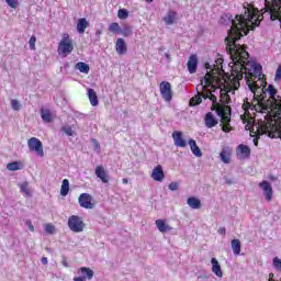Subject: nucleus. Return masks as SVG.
Here are the masks:
<instances>
[{"label": "nucleus", "mask_w": 281, "mask_h": 281, "mask_svg": "<svg viewBox=\"0 0 281 281\" xmlns=\"http://www.w3.org/2000/svg\"><path fill=\"white\" fill-rule=\"evenodd\" d=\"M26 224L29 225V229L31 232H34V225H32V222L31 221H27Z\"/></svg>", "instance_id": "c03bdc74"}, {"label": "nucleus", "mask_w": 281, "mask_h": 281, "mask_svg": "<svg viewBox=\"0 0 281 281\" xmlns=\"http://www.w3.org/2000/svg\"><path fill=\"white\" fill-rule=\"evenodd\" d=\"M189 207L192 210H201V200L195 196H191L187 200Z\"/></svg>", "instance_id": "393cba45"}, {"label": "nucleus", "mask_w": 281, "mask_h": 281, "mask_svg": "<svg viewBox=\"0 0 281 281\" xmlns=\"http://www.w3.org/2000/svg\"><path fill=\"white\" fill-rule=\"evenodd\" d=\"M9 8L16 10L19 8V0H5Z\"/></svg>", "instance_id": "f704fd0d"}, {"label": "nucleus", "mask_w": 281, "mask_h": 281, "mask_svg": "<svg viewBox=\"0 0 281 281\" xmlns=\"http://www.w3.org/2000/svg\"><path fill=\"white\" fill-rule=\"evenodd\" d=\"M109 32H112V34H120L122 32V26H120V23L112 22L109 25Z\"/></svg>", "instance_id": "2f4dec72"}, {"label": "nucleus", "mask_w": 281, "mask_h": 281, "mask_svg": "<svg viewBox=\"0 0 281 281\" xmlns=\"http://www.w3.org/2000/svg\"><path fill=\"white\" fill-rule=\"evenodd\" d=\"M87 27H89V22L87 21V19L85 18L79 19L77 23V32L79 34H85V31L87 30Z\"/></svg>", "instance_id": "4be33fe9"}, {"label": "nucleus", "mask_w": 281, "mask_h": 281, "mask_svg": "<svg viewBox=\"0 0 281 281\" xmlns=\"http://www.w3.org/2000/svg\"><path fill=\"white\" fill-rule=\"evenodd\" d=\"M220 158L223 164H229L232 158V149L229 147H223L222 151L220 153Z\"/></svg>", "instance_id": "a211bd4d"}, {"label": "nucleus", "mask_w": 281, "mask_h": 281, "mask_svg": "<svg viewBox=\"0 0 281 281\" xmlns=\"http://www.w3.org/2000/svg\"><path fill=\"white\" fill-rule=\"evenodd\" d=\"M78 273H80L81 277H75L72 281L93 280V270H91V268L81 267L79 268Z\"/></svg>", "instance_id": "1a4fd4ad"}, {"label": "nucleus", "mask_w": 281, "mask_h": 281, "mask_svg": "<svg viewBox=\"0 0 281 281\" xmlns=\"http://www.w3.org/2000/svg\"><path fill=\"white\" fill-rule=\"evenodd\" d=\"M69 194V180L64 179L61 182V188H60V195L61 196H67Z\"/></svg>", "instance_id": "c756f323"}, {"label": "nucleus", "mask_w": 281, "mask_h": 281, "mask_svg": "<svg viewBox=\"0 0 281 281\" xmlns=\"http://www.w3.org/2000/svg\"><path fill=\"white\" fill-rule=\"evenodd\" d=\"M41 117L43 122L50 123L54 122V116L52 115V111L49 109H41Z\"/></svg>", "instance_id": "aec40b11"}, {"label": "nucleus", "mask_w": 281, "mask_h": 281, "mask_svg": "<svg viewBox=\"0 0 281 281\" xmlns=\"http://www.w3.org/2000/svg\"><path fill=\"white\" fill-rule=\"evenodd\" d=\"M76 69H78V71H80V74H89V65L85 61H79L76 64Z\"/></svg>", "instance_id": "c85d7f7f"}, {"label": "nucleus", "mask_w": 281, "mask_h": 281, "mask_svg": "<svg viewBox=\"0 0 281 281\" xmlns=\"http://www.w3.org/2000/svg\"><path fill=\"white\" fill-rule=\"evenodd\" d=\"M254 145L258 146V137L254 138Z\"/></svg>", "instance_id": "de8ad7c7"}, {"label": "nucleus", "mask_w": 281, "mask_h": 281, "mask_svg": "<svg viewBox=\"0 0 281 281\" xmlns=\"http://www.w3.org/2000/svg\"><path fill=\"white\" fill-rule=\"evenodd\" d=\"M68 227L75 234H80L85 229V222H82V217L78 215H71L68 218Z\"/></svg>", "instance_id": "39448f33"}, {"label": "nucleus", "mask_w": 281, "mask_h": 281, "mask_svg": "<svg viewBox=\"0 0 281 281\" xmlns=\"http://www.w3.org/2000/svg\"><path fill=\"white\" fill-rule=\"evenodd\" d=\"M189 146L195 157H203V153H201V148H199V145H196V140L190 139Z\"/></svg>", "instance_id": "b1692460"}, {"label": "nucleus", "mask_w": 281, "mask_h": 281, "mask_svg": "<svg viewBox=\"0 0 281 281\" xmlns=\"http://www.w3.org/2000/svg\"><path fill=\"white\" fill-rule=\"evenodd\" d=\"M204 122H205V126L207 128H214V126H216V124H218V121H216V119L214 117V114H212V112H209L205 114Z\"/></svg>", "instance_id": "f3484780"}, {"label": "nucleus", "mask_w": 281, "mask_h": 281, "mask_svg": "<svg viewBox=\"0 0 281 281\" xmlns=\"http://www.w3.org/2000/svg\"><path fill=\"white\" fill-rule=\"evenodd\" d=\"M232 249L235 256H240V239H233L231 241Z\"/></svg>", "instance_id": "cd10ccee"}, {"label": "nucleus", "mask_w": 281, "mask_h": 281, "mask_svg": "<svg viewBox=\"0 0 281 281\" xmlns=\"http://www.w3.org/2000/svg\"><path fill=\"white\" fill-rule=\"evenodd\" d=\"M273 267L277 269V271H281V260L278 257L273 258Z\"/></svg>", "instance_id": "e433bc0d"}, {"label": "nucleus", "mask_w": 281, "mask_h": 281, "mask_svg": "<svg viewBox=\"0 0 281 281\" xmlns=\"http://www.w3.org/2000/svg\"><path fill=\"white\" fill-rule=\"evenodd\" d=\"M276 80H281V65L277 68Z\"/></svg>", "instance_id": "79ce46f5"}, {"label": "nucleus", "mask_w": 281, "mask_h": 281, "mask_svg": "<svg viewBox=\"0 0 281 281\" xmlns=\"http://www.w3.org/2000/svg\"><path fill=\"white\" fill-rule=\"evenodd\" d=\"M160 93L166 102H170L172 100V86L168 81H162L160 83Z\"/></svg>", "instance_id": "6e6552de"}, {"label": "nucleus", "mask_w": 281, "mask_h": 281, "mask_svg": "<svg viewBox=\"0 0 281 281\" xmlns=\"http://www.w3.org/2000/svg\"><path fill=\"white\" fill-rule=\"evenodd\" d=\"M218 234H221L222 236H225V234H226L225 227H220L218 228Z\"/></svg>", "instance_id": "37998d69"}, {"label": "nucleus", "mask_w": 281, "mask_h": 281, "mask_svg": "<svg viewBox=\"0 0 281 281\" xmlns=\"http://www.w3.org/2000/svg\"><path fill=\"white\" fill-rule=\"evenodd\" d=\"M122 183H123L124 186H128V179L123 178V179H122Z\"/></svg>", "instance_id": "a18cd8bd"}, {"label": "nucleus", "mask_w": 281, "mask_h": 281, "mask_svg": "<svg viewBox=\"0 0 281 281\" xmlns=\"http://www.w3.org/2000/svg\"><path fill=\"white\" fill-rule=\"evenodd\" d=\"M177 19V12L169 11L167 15L164 18V21L167 25H172L175 23V20Z\"/></svg>", "instance_id": "a878e982"}, {"label": "nucleus", "mask_w": 281, "mask_h": 281, "mask_svg": "<svg viewBox=\"0 0 281 281\" xmlns=\"http://www.w3.org/2000/svg\"><path fill=\"white\" fill-rule=\"evenodd\" d=\"M233 60V66L231 70V75L224 77L220 70H212V72H206L203 79H201L200 83L196 86L198 94L190 99V106H198L205 100V93L209 95H214V91L216 89L220 90L221 103L216 101L217 104H224L227 106L229 104V93L232 91H237L240 89V80H243V76H245V65H247V60L249 58L243 57H231Z\"/></svg>", "instance_id": "f257e3e1"}, {"label": "nucleus", "mask_w": 281, "mask_h": 281, "mask_svg": "<svg viewBox=\"0 0 281 281\" xmlns=\"http://www.w3.org/2000/svg\"><path fill=\"white\" fill-rule=\"evenodd\" d=\"M243 5L244 13L237 14L235 20L229 13L222 15L220 20L222 25H232L228 36L225 38L226 52L231 58H249V53L243 45L236 44V41H240L243 34L247 36L249 30H256L262 19H265L258 8L254 7V3L244 2Z\"/></svg>", "instance_id": "f03ea898"}, {"label": "nucleus", "mask_w": 281, "mask_h": 281, "mask_svg": "<svg viewBox=\"0 0 281 281\" xmlns=\"http://www.w3.org/2000/svg\"><path fill=\"white\" fill-rule=\"evenodd\" d=\"M259 188L262 189L263 194L266 196V201H271L273 199V188L271 183L267 180H263L259 183Z\"/></svg>", "instance_id": "9d476101"}, {"label": "nucleus", "mask_w": 281, "mask_h": 281, "mask_svg": "<svg viewBox=\"0 0 281 281\" xmlns=\"http://www.w3.org/2000/svg\"><path fill=\"white\" fill-rule=\"evenodd\" d=\"M47 262H48V261H47V257H43V258H42V265H47Z\"/></svg>", "instance_id": "49530a36"}, {"label": "nucleus", "mask_w": 281, "mask_h": 281, "mask_svg": "<svg viewBox=\"0 0 281 281\" xmlns=\"http://www.w3.org/2000/svg\"><path fill=\"white\" fill-rule=\"evenodd\" d=\"M23 168V165L19 161L9 162L7 165V170H10V172H14L16 170H21Z\"/></svg>", "instance_id": "7c9ffc66"}, {"label": "nucleus", "mask_w": 281, "mask_h": 281, "mask_svg": "<svg viewBox=\"0 0 281 281\" xmlns=\"http://www.w3.org/2000/svg\"><path fill=\"white\" fill-rule=\"evenodd\" d=\"M88 98L90 100L91 106H98L99 101H98V93L95 92V90H93L92 88H89Z\"/></svg>", "instance_id": "5701e85b"}, {"label": "nucleus", "mask_w": 281, "mask_h": 281, "mask_svg": "<svg viewBox=\"0 0 281 281\" xmlns=\"http://www.w3.org/2000/svg\"><path fill=\"white\" fill-rule=\"evenodd\" d=\"M117 18L121 19V20L128 19V10L120 9L117 11Z\"/></svg>", "instance_id": "72a5a7b5"}, {"label": "nucleus", "mask_w": 281, "mask_h": 281, "mask_svg": "<svg viewBox=\"0 0 281 281\" xmlns=\"http://www.w3.org/2000/svg\"><path fill=\"white\" fill-rule=\"evenodd\" d=\"M169 190H171V192H175V190H179V182L169 183Z\"/></svg>", "instance_id": "ea45409f"}, {"label": "nucleus", "mask_w": 281, "mask_h": 281, "mask_svg": "<svg viewBox=\"0 0 281 281\" xmlns=\"http://www.w3.org/2000/svg\"><path fill=\"white\" fill-rule=\"evenodd\" d=\"M94 175L102 183H109V173H106V169H104V166L99 165L94 169Z\"/></svg>", "instance_id": "f8f14e48"}, {"label": "nucleus", "mask_w": 281, "mask_h": 281, "mask_svg": "<svg viewBox=\"0 0 281 281\" xmlns=\"http://www.w3.org/2000/svg\"><path fill=\"white\" fill-rule=\"evenodd\" d=\"M172 138L175 142V146H178L179 148H186V146L188 145L186 143V139H183V133L179 131L172 133Z\"/></svg>", "instance_id": "4468645a"}, {"label": "nucleus", "mask_w": 281, "mask_h": 281, "mask_svg": "<svg viewBox=\"0 0 281 281\" xmlns=\"http://www.w3.org/2000/svg\"><path fill=\"white\" fill-rule=\"evenodd\" d=\"M20 192L26 194V196H32V191L30 190V183L23 182L20 186Z\"/></svg>", "instance_id": "473e14b6"}, {"label": "nucleus", "mask_w": 281, "mask_h": 281, "mask_svg": "<svg viewBox=\"0 0 281 281\" xmlns=\"http://www.w3.org/2000/svg\"><path fill=\"white\" fill-rule=\"evenodd\" d=\"M74 49V40H71V36H69L68 33H64L57 46V54H59L61 58H67Z\"/></svg>", "instance_id": "20e7f679"}, {"label": "nucleus", "mask_w": 281, "mask_h": 281, "mask_svg": "<svg viewBox=\"0 0 281 281\" xmlns=\"http://www.w3.org/2000/svg\"><path fill=\"white\" fill-rule=\"evenodd\" d=\"M45 232H47V234H53V232H54V225L47 224V225L45 226Z\"/></svg>", "instance_id": "a19ab883"}, {"label": "nucleus", "mask_w": 281, "mask_h": 281, "mask_svg": "<svg viewBox=\"0 0 281 281\" xmlns=\"http://www.w3.org/2000/svg\"><path fill=\"white\" fill-rule=\"evenodd\" d=\"M156 226L161 234H166V232H170V229H172V227L166 224V220H156Z\"/></svg>", "instance_id": "412c9836"}, {"label": "nucleus", "mask_w": 281, "mask_h": 281, "mask_svg": "<svg viewBox=\"0 0 281 281\" xmlns=\"http://www.w3.org/2000/svg\"><path fill=\"white\" fill-rule=\"evenodd\" d=\"M120 34H122V36L125 38H128V36H133V27L128 24H124Z\"/></svg>", "instance_id": "bb28decb"}, {"label": "nucleus", "mask_w": 281, "mask_h": 281, "mask_svg": "<svg viewBox=\"0 0 281 281\" xmlns=\"http://www.w3.org/2000/svg\"><path fill=\"white\" fill-rule=\"evenodd\" d=\"M115 49H116V53L119 54V56H124V54H126V52H128V47L126 46V42L124 41V38L119 37L116 40Z\"/></svg>", "instance_id": "2eb2a0df"}, {"label": "nucleus", "mask_w": 281, "mask_h": 281, "mask_svg": "<svg viewBox=\"0 0 281 281\" xmlns=\"http://www.w3.org/2000/svg\"><path fill=\"white\" fill-rule=\"evenodd\" d=\"M30 49H36V36H32L29 41Z\"/></svg>", "instance_id": "4c0bfd02"}, {"label": "nucleus", "mask_w": 281, "mask_h": 281, "mask_svg": "<svg viewBox=\"0 0 281 281\" xmlns=\"http://www.w3.org/2000/svg\"><path fill=\"white\" fill-rule=\"evenodd\" d=\"M187 67L189 74H196V67H199V58L196 57V55H191L189 57Z\"/></svg>", "instance_id": "dca6fc26"}, {"label": "nucleus", "mask_w": 281, "mask_h": 281, "mask_svg": "<svg viewBox=\"0 0 281 281\" xmlns=\"http://www.w3.org/2000/svg\"><path fill=\"white\" fill-rule=\"evenodd\" d=\"M29 150L31 153H36L38 157H45V150H43V142L36 137H31L27 140Z\"/></svg>", "instance_id": "423d86ee"}, {"label": "nucleus", "mask_w": 281, "mask_h": 281, "mask_svg": "<svg viewBox=\"0 0 281 281\" xmlns=\"http://www.w3.org/2000/svg\"><path fill=\"white\" fill-rule=\"evenodd\" d=\"M146 3H153L154 0H145Z\"/></svg>", "instance_id": "09e8293b"}, {"label": "nucleus", "mask_w": 281, "mask_h": 281, "mask_svg": "<svg viewBox=\"0 0 281 281\" xmlns=\"http://www.w3.org/2000/svg\"><path fill=\"white\" fill-rule=\"evenodd\" d=\"M204 100H211L212 106L211 111H215V113L221 117L222 122V131L224 133H231L233 131L232 125L229 124L232 122V108L229 105L221 104L216 102V97L212 94H202Z\"/></svg>", "instance_id": "7ed1b4c3"}, {"label": "nucleus", "mask_w": 281, "mask_h": 281, "mask_svg": "<svg viewBox=\"0 0 281 281\" xmlns=\"http://www.w3.org/2000/svg\"><path fill=\"white\" fill-rule=\"evenodd\" d=\"M151 179L161 183L166 179L164 167L161 165L156 166L151 171Z\"/></svg>", "instance_id": "9b49d317"}, {"label": "nucleus", "mask_w": 281, "mask_h": 281, "mask_svg": "<svg viewBox=\"0 0 281 281\" xmlns=\"http://www.w3.org/2000/svg\"><path fill=\"white\" fill-rule=\"evenodd\" d=\"M80 207H85V210H93V198L89 193H81L78 198Z\"/></svg>", "instance_id": "0eeeda50"}, {"label": "nucleus", "mask_w": 281, "mask_h": 281, "mask_svg": "<svg viewBox=\"0 0 281 281\" xmlns=\"http://www.w3.org/2000/svg\"><path fill=\"white\" fill-rule=\"evenodd\" d=\"M11 106L13 111H20L21 110V103H19L15 99L11 100Z\"/></svg>", "instance_id": "c9c22d12"}, {"label": "nucleus", "mask_w": 281, "mask_h": 281, "mask_svg": "<svg viewBox=\"0 0 281 281\" xmlns=\"http://www.w3.org/2000/svg\"><path fill=\"white\" fill-rule=\"evenodd\" d=\"M237 155H240V159H249L251 156V148L245 144H240L236 149Z\"/></svg>", "instance_id": "ddd939ff"}, {"label": "nucleus", "mask_w": 281, "mask_h": 281, "mask_svg": "<svg viewBox=\"0 0 281 281\" xmlns=\"http://www.w3.org/2000/svg\"><path fill=\"white\" fill-rule=\"evenodd\" d=\"M212 263V271L217 276V278H223V270L221 269V265L218 263V260L216 258L211 259Z\"/></svg>", "instance_id": "6ab92c4d"}, {"label": "nucleus", "mask_w": 281, "mask_h": 281, "mask_svg": "<svg viewBox=\"0 0 281 281\" xmlns=\"http://www.w3.org/2000/svg\"><path fill=\"white\" fill-rule=\"evenodd\" d=\"M61 131H64V133H66L68 137H72L74 135V130L71 128V126L63 127Z\"/></svg>", "instance_id": "58836bf2"}]
</instances>
